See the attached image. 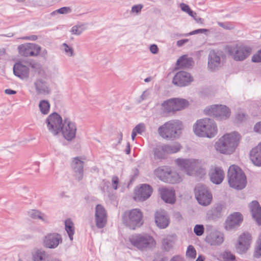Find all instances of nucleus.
Instances as JSON below:
<instances>
[{
	"label": "nucleus",
	"instance_id": "1",
	"mask_svg": "<svg viewBox=\"0 0 261 261\" xmlns=\"http://www.w3.org/2000/svg\"><path fill=\"white\" fill-rule=\"evenodd\" d=\"M177 166L189 175L202 178L206 173L205 163L202 160L194 159H177Z\"/></svg>",
	"mask_w": 261,
	"mask_h": 261
},
{
	"label": "nucleus",
	"instance_id": "2",
	"mask_svg": "<svg viewBox=\"0 0 261 261\" xmlns=\"http://www.w3.org/2000/svg\"><path fill=\"white\" fill-rule=\"evenodd\" d=\"M241 137L237 132L227 134L221 137L215 144L217 151L223 154H231L239 143Z\"/></svg>",
	"mask_w": 261,
	"mask_h": 261
},
{
	"label": "nucleus",
	"instance_id": "3",
	"mask_svg": "<svg viewBox=\"0 0 261 261\" xmlns=\"http://www.w3.org/2000/svg\"><path fill=\"white\" fill-rule=\"evenodd\" d=\"M193 129L196 136L209 138L214 137L218 130L215 122L208 118L198 120L193 125Z\"/></svg>",
	"mask_w": 261,
	"mask_h": 261
},
{
	"label": "nucleus",
	"instance_id": "4",
	"mask_svg": "<svg viewBox=\"0 0 261 261\" xmlns=\"http://www.w3.org/2000/svg\"><path fill=\"white\" fill-rule=\"evenodd\" d=\"M184 125L178 120H172L160 126L158 129L159 135L163 138L174 140L180 136V131L183 129Z\"/></svg>",
	"mask_w": 261,
	"mask_h": 261
},
{
	"label": "nucleus",
	"instance_id": "5",
	"mask_svg": "<svg viewBox=\"0 0 261 261\" xmlns=\"http://www.w3.org/2000/svg\"><path fill=\"white\" fill-rule=\"evenodd\" d=\"M227 177L228 184L231 188L242 190L245 187L247 184L246 175L238 166H230L228 170Z\"/></svg>",
	"mask_w": 261,
	"mask_h": 261
},
{
	"label": "nucleus",
	"instance_id": "6",
	"mask_svg": "<svg viewBox=\"0 0 261 261\" xmlns=\"http://www.w3.org/2000/svg\"><path fill=\"white\" fill-rule=\"evenodd\" d=\"M122 221L125 226L130 229H135L143 224V214L138 208L125 211L122 215Z\"/></svg>",
	"mask_w": 261,
	"mask_h": 261
},
{
	"label": "nucleus",
	"instance_id": "7",
	"mask_svg": "<svg viewBox=\"0 0 261 261\" xmlns=\"http://www.w3.org/2000/svg\"><path fill=\"white\" fill-rule=\"evenodd\" d=\"M227 51L234 61H243L251 55L252 48L242 43H239L228 46Z\"/></svg>",
	"mask_w": 261,
	"mask_h": 261
},
{
	"label": "nucleus",
	"instance_id": "8",
	"mask_svg": "<svg viewBox=\"0 0 261 261\" xmlns=\"http://www.w3.org/2000/svg\"><path fill=\"white\" fill-rule=\"evenodd\" d=\"M131 244L141 250L150 249L155 245L154 239L148 234H135L129 239Z\"/></svg>",
	"mask_w": 261,
	"mask_h": 261
},
{
	"label": "nucleus",
	"instance_id": "9",
	"mask_svg": "<svg viewBox=\"0 0 261 261\" xmlns=\"http://www.w3.org/2000/svg\"><path fill=\"white\" fill-rule=\"evenodd\" d=\"M204 112L206 115L213 116L219 120L228 119L231 114L230 109L226 106L222 105L211 106L206 108Z\"/></svg>",
	"mask_w": 261,
	"mask_h": 261
},
{
	"label": "nucleus",
	"instance_id": "10",
	"mask_svg": "<svg viewBox=\"0 0 261 261\" xmlns=\"http://www.w3.org/2000/svg\"><path fill=\"white\" fill-rule=\"evenodd\" d=\"M189 101L183 98H174L165 101L162 104L164 111L169 113L180 111L188 107Z\"/></svg>",
	"mask_w": 261,
	"mask_h": 261
},
{
	"label": "nucleus",
	"instance_id": "11",
	"mask_svg": "<svg viewBox=\"0 0 261 261\" xmlns=\"http://www.w3.org/2000/svg\"><path fill=\"white\" fill-rule=\"evenodd\" d=\"M195 195L198 202L201 205L207 206L212 200V195L207 188L203 185H198L195 188Z\"/></svg>",
	"mask_w": 261,
	"mask_h": 261
},
{
	"label": "nucleus",
	"instance_id": "12",
	"mask_svg": "<svg viewBox=\"0 0 261 261\" xmlns=\"http://www.w3.org/2000/svg\"><path fill=\"white\" fill-rule=\"evenodd\" d=\"M45 122L48 130L54 136L59 134L63 123L62 117L57 113L49 115Z\"/></svg>",
	"mask_w": 261,
	"mask_h": 261
},
{
	"label": "nucleus",
	"instance_id": "13",
	"mask_svg": "<svg viewBox=\"0 0 261 261\" xmlns=\"http://www.w3.org/2000/svg\"><path fill=\"white\" fill-rule=\"evenodd\" d=\"M76 130L75 123L68 118H64L60 130L63 137L68 141H71L75 138Z\"/></svg>",
	"mask_w": 261,
	"mask_h": 261
},
{
	"label": "nucleus",
	"instance_id": "14",
	"mask_svg": "<svg viewBox=\"0 0 261 261\" xmlns=\"http://www.w3.org/2000/svg\"><path fill=\"white\" fill-rule=\"evenodd\" d=\"M41 47L34 43H25L18 46L19 54L23 56H37L40 52Z\"/></svg>",
	"mask_w": 261,
	"mask_h": 261
},
{
	"label": "nucleus",
	"instance_id": "15",
	"mask_svg": "<svg viewBox=\"0 0 261 261\" xmlns=\"http://www.w3.org/2000/svg\"><path fill=\"white\" fill-rule=\"evenodd\" d=\"M193 77L186 71H180L176 73L172 80V83L178 87L188 86L193 81Z\"/></svg>",
	"mask_w": 261,
	"mask_h": 261
},
{
	"label": "nucleus",
	"instance_id": "16",
	"mask_svg": "<svg viewBox=\"0 0 261 261\" xmlns=\"http://www.w3.org/2000/svg\"><path fill=\"white\" fill-rule=\"evenodd\" d=\"M251 240V236L248 232L241 234L236 246L237 252L240 254L245 253L250 247Z\"/></svg>",
	"mask_w": 261,
	"mask_h": 261
},
{
	"label": "nucleus",
	"instance_id": "17",
	"mask_svg": "<svg viewBox=\"0 0 261 261\" xmlns=\"http://www.w3.org/2000/svg\"><path fill=\"white\" fill-rule=\"evenodd\" d=\"M243 221V216L240 213L236 212L228 217L225 223V228L230 230L240 226Z\"/></svg>",
	"mask_w": 261,
	"mask_h": 261
},
{
	"label": "nucleus",
	"instance_id": "18",
	"mask_svg": "<svg viewBox=\"0 0 261 261\" xmlns=\"http://www.w3.org/2000/svg\"><path fill=\"white\" fill-rule=\"evenodd\" d=\"M33 88L38 95H46L51 92L48 83L42 79H37L35 80L33 83Z\"/></svg>",
	"mask_w": 261,
	"mask_h": 261
},
{
	"label": "nucleus",
	"instance_id": "19",
	"mask_svg": "<svg viewBox=\"0 0 261 261\" xmlns=\"http://www.w3.org/2000/svg\"><path fill=\"white\" fill-rule=\"evenodd\" d=\"M152 192V188L148 185H142L135 192L134 199L136 201H143L148 198Z\"/></svg>",
	"mask_w": 261,
	"mask_h": 261
},
{
	"label": "nucleus",
	"instance_id": "20",
	"mask_svg": "<svg viewBox=\"0 0 261 261\" xmlns=\"http://www.w3.org/2000/svg\"><path fill=\"white\" fill-rule=\"evenodd\" d=\"M95 221L97 227L103 228L107 222V214L105 208L100 204L95 207Z\"/></svg>",
	"mask_w": 261,
	"mask_h": 261
},
{
	"label": "nucleus",
	"instance_id": "21",
	"mask_svg": "<svg viewBox=\"0 0 261 261\" xmlns=\"http://www.w3.org/2000/svg\"><path fill=\"white\" fill-rule=\"evenodd\" d=\"M62 242V239L58 233H50L45 237L44 245L48 248H55Z\"/></svg>",
	"mask_w": 261,
	"mask_h": 261
},
{
	"label": "nucleus",
	"instance_id": "22",
	"mask_svg": "<svg viewBox=\"0 0 261 261\" xmlns=\"http://www.w3.org/2000/svg\"><path fill=\"white\" fill-rule=\"evenodd\" d=\"M155 222L159 228L164 229L168 226L170 219L165 211L157 212L155 214Z\"/></svg>",
	"mask_w": 261,
	"mask_h": 261
},
{
	"label": "nucleus",
	"instance_id": "23",
	"mask_svg": "<svg viewBox=\"0 0 261 261\" xmlns=\"http://www.w3.org/2000/svg\"><path fill=\"white\" fill-rule=\"evenodd\" d=\"M221 66V58L214 50L209 53L208 56V68L211 70L218 69Z\"/></svg>",
	"mask_w": 261,
	"mask_h": 261
},
{
	"label": "nucleus",
	"instance_id": "24",
	"mask_svg": "<svg viewBox=\"0 0 261 261\" xmlns=\"http://www.w3.org/2000/svg\"><path fill=\"white\" fill-rule=\"evenodd\" d=\"M72 168L74 171V176L78 180H81L83 177L84 162L79 157L74 158L72 162Z\"/></svg>",
	"mask_w": 261,
	"mask_h": 261
},
{
	"label": "nucleus",
	"instance_id": "25",
	"mask_svg": "<svg viewBox=\"0 0 261 261\" xmlns=\"http://www.w3.org/2000/svg\"><path fill=\"white\" fill-rule=\"evenodd\" d=\"M161 198L166 203L173 204L175 201V191L171 189L161 188L159 189Z\"/></svg>",
	"mask_w": 261,
	"mask_h": 261
},
{
	"label": "nucleus",
	"instance_id": "26",
	"mask_svg": "<svg viewBox=\"0 0 261 261\" xmlns=\"http://www.w3.org/2000/svg\"><path fill=\"white\" fill-rule=\"evenodd\" d=\"M253 219L258 225H261V207L257 201H253L249 204Z\"/></svg>",
	"mask_w": 261,
	"mask_h": 261
},
{
	"label": "nucleus",
	"instance_id": "27",
	"mask_svg": "<svg viewBox=\"0 0 261 261\" xmlns=\"http://www.w3.org/2000/svg\"><path fill=\"white\" fill-rule=\"evenodd\" d=\"M13 72L16 76L22 80L28 78L29 76V68L20 63H17L14 65Z\"/></svg>",
	"mask_w": 261,
	"mask_h": 261
},
{
	"label": "nucleus",
	"instance_id": "28",
	"mask_svg": "<svg viewBox=\"0 0 261 261\" xmlns=\"http://www.w3.org/2000/svg\"><path fill=\"white\" fill-rule=\"evenodd\" d=\"M206 241L211 245H220L224 241V234L220 231L212 232L206 237Z\"/></svg>",
	"mask_w": 261,
	"mask_h": 261
},
{
	"label": "nucleus",
	"instance_id": "29",
	"mask_svg": "<svg viewBox=\"0 0 261 261\" xmlns=\"http://www.w3.org/2000/svg\"><path fill=\"white\" fill-rule=\"evenodd\" d=\"M250 160L256 166H261V142L253 148L250 153Z\"/></svg>",
	"mask_w": 261,
	"mask_h": 261
},
{
	"label": "nucleus",
	"instance_id": "30",
	"mask_svg": "<svg viewBox=\"0 0 261 261\" xmlns=\"http://www.w3.org/2000/svg\"><path fill=\"white\" fill-rule=\"evenodd\" d=\"M224 177V172L222 169L219 167H215L210 173L211 180L215 184H220L221 183Z\"/></svg>",
	"mask_w": 261,
	"mask_h": 261
},
{
	"label": "nucleus",
	"instance_id": "31",
	"mask_svg": "<svg viewBox=\"0 0 261 261\" xmlns=\"http://www.w3.org/2000/svg\"><path fill=\"white\" fill-rule=\"evenodd\" d=\"M28 215L32 219H38L45 223L49 222V218L48 216L38 210H31L28 211Z\"/></svg>",
	"mask_w": 261,
	"mask_h": 261
},
{
	"label": "nucleus",
	"instance_id": "32",
	"mask_svg": "<svg viewBox=\"0 0 261 261\" xmlns=\"http://www.w3.org/2000/svg\"><path fill=\"white\" fill-rule=\"evenodd\" d=\"M168 172H170L169 167L162 166L156 169L154 173L160 180L165 182L166 176L169 175Z\"/></svg>",
	"mask_w": 261,
	"mask_h": 261
},
{
	"label": "nucleus",
	"instance_id": "33",
	"mask_svg": "<svg viewBox=\"0 0 261 261\" xmlns=\"http://www.w3.org/2000/svg\"><path fill=\"white\" fill-rule=\"evenodd\" d=\"M164 151L167 154L175 153L179 151L181 148L180 144L177 142H175L170 144H163Z\"/></svg>",
	"mask_w": 261,
	"mask_h": 261
},
{
	"label": "nucleus",
	"instance_id": "34",
	"mask_svg": "<svg viewBox=\"0 0 261 261\" xmlns=\"http://www.w3.org/2000/svg\"><path fill=\"white\" fill-rule=\"evenodd\" d=\"M193 62L192 58L183 56L177 60L176 65L182 68H190L192 66Z\"/></svg>",
	"mask_w": 261,
	"mask_h": 261
},
{
	"label": "nucleus",
	"instance_id": "35",
	"mask_svg": "<svg viewBox=\"0 0 261 261\" xmlns=\"http://www.w3.org/2000/svg\"><path fill=\"white\" fill-rule=\"evenodd\" d=\"M48 255L42 250H37L32 254L33 261H48Z\"/></svg>",
	"mask_w": 261,
	"mask_h": 261
},
{
	"label": "nucleus",
	"instance_id": "36",
	"mask_svg": "<svg viewBox=\"0 0 261 261\" xmlns=\"http://www.w3.org/2000/svg\"><path fill=\"white\" fill-rule=\"evenodd\" d=\"M169 175L166 176L165 182L170 184H175L180 181V178L179 174L175 171H173L170 168V172H168Z\"/></svg>",
	"mask_w": 261,
	"mask_h": 261
},
{
	"label": "nucleus",
	"instance_id": "37",
	"mask_svg": "<svg viewBox=\"0 0 261 261\" xmlns=\"http://www.w3.org/2000/svg\"><path fill=\"white\" fill-rule=\"evenodd\" d=\"M224 206L220 204H217L211 211V215L213 219H216L221 217L223 215Z\"/></svg>",
	"mask_w": 261,
	"mask_h": 261
},
{
	"label": "nucleus",
	"instance_id": "38",
	"mask_svg": "<svg viewBox=\"0 0 261 261\" xmlns=\"http://www.w3.org/2000/svg\"><path fill=\"white\" fill-rule=\"evenodd\" d=\"M65 227L70 240L72 241L73 236L74 233V224L71 220L67 219L65 221Z\"/></svg>",
	"mask_w": 261,
	"mask_h": 261
},
{
	"label": "nucleus",
	"instance_id": "39",
	"mask_svg": "<svg viewBox=\"0 0 261 261\" xmlns=\"http://www.w3.org/2000/svg\"><path fill=\"white\" fill-rule=\"evenodd\" d=\"M39 108L42 114H47L50 110V104L46 100H42L39 102Z\"/></svg>",
	"mask_w": 261,
	"mask_h": 261
},
{
	"label": "nucleus",
	"instance_id": "40",
	"mask_svg": "<svg viewBox=\"0 0 261 261\" xmlns=\"http://www.w3.org/2000/svg\"><path fill=\"white\" fill-rule=\"evenodd\" d=\"M154 155L155 159H163L165 157V154L166 153L164 151V149L163 145L157 146L154 149Z\"/></svg>",
	"mask_w": 261,
	"mask_h": 261
},
{
	"label": "nucleus",
	"instance_id": "41",
	"mask_svg": "<svg viewBox=\"0 0 261 261\" xmlns=\"http://www.w3.org/2000/svg\"><path fill=\"white\" fill-rule=\"evenodd\" d=\"M61 49L65 53V55L68 57H72L74 55L73 48L65 43L62 45Z\"/></svg>",
	"mask_w": 261,
	"mask_h": 261
},
{
	"label": "nucleus",
	"instance_id": "42",
	"mask_svg": "<svg viewBox=\"0 0 261 261\" xmlns=\"http://www.w3.org/2000/svg\"><path fill=\"white\" fill-rule=\"evenodd\" d=\"M85 29V28L83 24L76 25L72 28L71 32L73 34L80 35L83 32Z\"/></svg>",
	"mask_w": 261,
	"mask_h": 261
},
{
	"label": "nucleus",
	"instance_id": "43",
	"mask_svg": "<svg viewBox=\"0 0 261 261\" xmlns=\"http://www.w3.org/2000/svg\"><path fill=\"white\" fill-rule=\"evenodd\" d=\"M186 255L189 258L194 259L196 256V251L192 245H189L188 247Z\"/></svg>",
	"mask_w": 261,
	"mask_h": 261
},
{
	"label": "nucleus",
	"instance_id": "44",
	"mask_svg": "<svg viewBox=\"0 0 261 261\" xmlns=\"http://www.w3.org/2000/svg\"><path fill=\"white\" fill-rule=\"evenodd\" d=\"M254 256L257 258L261 256V235L259 236V240L257 241Z\"/></svg>",
	"mask_w": 261,
	"mask_h": 261
},
{
	"label": "nucleus",
	"instance_id": "45",
	"mask_svg": "<svg viewBox=\"0 0 261 261\" xmlns=\"http://www.w3.org/2000/svg\"><path fill=\"white\" fill-rule=\"evenodd\" d=\"M162 244L164 249L167 251H169L173 247L172 241L168 238H165L163 240Z\"/></svg>",
	"mask_w": 261,
	"mask_h": 261
},
{
	"label": "nucleus",
	"instance_id": "46",
	"mask_svg": "<svg viewBox=\"0 0 261 261\" xmlns=\"http://www.w3.org/2000/svg\"><path fill=\"white\" fill-rule=\"evenodd\" d=\"M70 12V9L69 7H62L60 9H59L57 10H55L51 13V15L52 16L55 15L57 14H65L69 13Z\"/></svg>",
	"mask_w": 261,
	"mask_h": 261
},
{
	"label": "nucleus",
	"instance_id": "47",
	"mask_svg": "<svg viewBox=\"0 0 261 261\" xmlns=\"http://www.w3.org/2000/svg\"><path fill=\"white\" fill-rule=\"evenodd\" d=\"M204 227L202 225L197 224L194 228V233L198 236H200L204 232Z\"/></svg>",
	"mask_w": 261,
	"mask_h": 261
},
{
	"label": "nucleus",
	"instance_id": "48",
	"mask_svg": "<svg viewBox=\"0 0 261 261\" xmlns=\"http://www.w3.org/2000/svg\"><path fill=\"white\" fill-rule=\"evenodd\" d=\"M138 134H141L145 130V125L143 123L137 125L133 129Z\"/></svg>",
	"mask_w": 261,
	"mask_h": 261
},
{
	"label": "nucleus",
	"instance_id": "49",
	"mask_svg": "<svg viewBox=\"0 0 261 261\" xmlns=\"http://www.w3.org/2000/svg\"><path fill=\"white\" fill-rule=\"evenodd\" d=\"M223 257L227 261H234L235 256L229 251H225L223 254Z\"/></svg>",
	"mask_w": 261,
	"mask_h": 261
},
{
	"label": "nucleus",
	"instance_id": "50",
	"mask_svg": "<svg viewBox=\"0 0 261 261\" xmlns=\"http://www.w3.org/2000/svg\"><path fill=\"white\" fill-rule=\"evenodd\" d=\"M180 8L182 11L187 12L189 15L193 14V11L191 10L189 6L184 3L180 4Z\"/></svg>",
	"mask_w": 261,
	"mask_h": 261
},
{
	"label": "nucleus",
	"instance_id": "51",
	"mask_svg": "<svg viewBox=\"0 0 261 261\" xmlns=\"http://www.w3.org/2000/svg\"><path fill=\"white\" fill-rule=\"evenodd\" d=\"M252 61L254 63L261 62V50L258 51L256 55L253 56L252 57Z\"/></svg>",
	"mask_w": 261,
	"mask_h": 261
},
{
	"label": "nucleus",
	"instance_id": "52",
	"mask_svg": "<svg viewBox=\"0 0 261 261\" xmlns=\"http://www.w3.org/2000/svg\"><path fill=\"white\" fill-rule=\"evenodd\" d=\"M150 94V92L149 90L144 91L141 96H140V100H139V102L142 101L147 99Z\"/></svg>",
	"mask_w": 261,
	"mask_h": 261
},
{
	"label": "nucleus",
	"instance_id": "53",
	"mask_svg": "<svg viewBox=\"0 0 261 261\" xmlns=\"http://www.w3.org/2000/svg\"><path fill=\"white\" fill-rule=\"evenodd\" d=\"M208 30L205 29H199L196 30H194L191 32H190L189 34H188L186 35V36L188 35H195L198 33H205L206 32H208Z\"/></svg>",
	"mask_w": 261,
	"mask_h": 261
},
{
	"label": "nucleus",
	"instance_id": "54",
	"mask_svg": "<svg viewBox=\"0 0 261 261\" xmlns=\"http://www.w3.org/2000/svg\"><path fill=\"white\" fill-rule=\"evenodd\" d=\"M142 8H143V5H141V4L134 5L132 8V12L133 13H138L139 12H140L141 11Z\"/></svg>",
	"mask_w": 261,
	"mask_h": 261
},
{
	"label": "nucleus",
	"instance_id": "55",
	"mask_svg": "<svg viewBox=\"0 0 261 261\" xmlns=\"http://www.w3.org/2000/svg\"><path fill=\"white\" fill-rule=\"evenodd\" d=\"M119 183V179L117 176H113L112 178V185L114 190L117 189V186Z\"/></svg>",
	"mask_w": 261,
	"mask_h": 261
},
{
	"label": "nucleus",
	"instance_id": "56",
	"mask_svg": "<svg viewBox=\"0 0 261 261\" xmlns=\"http://www.w3.org/2000/svg\"><path fill=\"white\" fill-rule=\"evenodd\" d=\"M190 16H192L197 23L201 24L203 23L204 19L200 17H198L197 16V14L195 12H193V14Z\"/></svg>",
	"mask_w": 261,
	"mask_h": 261
},
{
	"label": "nucleus",
	"instance_id": "57",
	"mask_svg": "<svg viewBox=\"0 0 261 261\" xmlns=\"http://www.w3.org/2000/svg\"><path fill=\"white\" fill-rule=\"evenodd\" d=\"M150 51L153 54H156L159 51V48L156 45L152 44L150 46Z\"/></svg>",
	"mask_w": 261,
	"mask_h": 261
},
{
	"label": "nucleus",
	"instance_id": "58",
	"mask_svg": "<svg viewBox=\"0 0 261 261\" xmlns=\"http://www.w3.org/2000/svg\"><path fill=\"white\" fill-rule=\"evenodd\" d=\"M254 130L255 132L261 134V121L257 123L254 125Z\"/></svg>",
	"mask_w": 261,
	"mask_h": 261
},
{
	"label": "nucleus",
	"instance_id": "59",
	"mask_svg": "<svg viewBox=\"0 0 261 261\" xmlns=\"http://www.w3.org/2000/svg\"><path fill=\"white\" fill-rule=\"evenodd\" d=\"M218 24L220 27L227 30H230L233 28V27H230L228 23H226L219 22Z\"/></svg>",
	"mask_w": 261,
	"mask_h": 261
},
{
	"label": "nucleus",
	"instance_id": "60",
	"mask_svg": "<svg viewBox=\"0 0 261 261\" xmlns=\"http://www.w3.org/2000/svg\"><path fill=\"white\" fill-rule=\"evenodd\" d=\"M170 261H184V259L183 258L180 257L179 255H175L174 256Z\"/></svg>",
	"mask_w": 261,
	"mask_h": 261
},
{
	"label": "nucleus",
	"instance_id": "61",
	"mask_svg": "<svg viewBox=\"0 0 261 261\" xmlns=\"http://www.w3.org/2000/svg\"><path fill=\"white\" fill-rule=\"evenodd\" d=\"M188 41V39H182L177 41V45L178 46H181L183 45H184L186 43H187Z\"/></svg>",
	"mask_w": 261,
	"mask_h": 261
},
{
	"label": "nucleus",
	"instance_id": "62",
	"mask_svg": "<svg viewBox=\"0 0 261 261\" xmlns=\"http://www.w3.org/2000/svg\"><path fill=\"white\" fill-rule=\"evenodd\" d=\"M5 92L7 94H9V95L15 94L16 93V91H14V90H11V89H6L5 91Z\"/></svg>",
	"mask_w": 261,
	"mask_h": 261
},
{
	"label": "nucleus",
	"instance_id": "63",
	"mask_svg": "<svg viewBox=\"0 0 261 261\" xmlns=\"http://www.w3.org/2000/svg\"><path fill=\"white\" fill-rule=\"evenodd\" d=\"M125 152L127 154H128L130 153V145L128 142L127 143L126 148L125 149Z\"/></svg>",
	"mask_w": 261,
	"mask_h": 261
},
{
	"label": "nucleus",
	"instance_id": "64",
	"mask_svg": "<svg viewBox=\"0 0 261 261\" xmlns=\"http://www.w3.org/2000/svg\"><path fill=\"white\" fill-rule=\"evenodd\" d=\"M6 54V50L5 48H0V57L4 56Z\"/></svg>",
	"mask_w": 261,
	"mask_h": 261
}]
</instances>
